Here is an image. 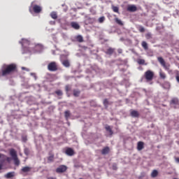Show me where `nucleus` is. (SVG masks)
I'll list each match as a JSON object with an SVG mask.
<instances>
[{
  "label": "nucleus",
  "instance_id": "1",
  "mask_svg": "<svg viewBox=\"0 0 179 179\" xmlns=\"http://www.w3.org/2000/svg\"><path fill=\"white\" fill-rule=\"evenodd\" d=\"M16 71V64H11L5 65L1 69V73L0 72V76H6V75H10L12 72Z\"/></svg>",
  "mask_w": 179,
  "mask_h": 179
},
{
  "label": "nucleus",
  "instance_id": "2",
  "mask_svg": "<svg viewBox=\"0 0 179 179\" xmlns=\"http://www.w3.org/2000/svg\"><path fill=\"white\" fill-rule=\"evenodd\" d=\"M143 77L145 78L146 82H152L155 78V72L148 70L145 72Z\"/></svg>",
  "mask_w": 179,
  "mask_h": 179
},
{
  "label": "nucleus",
  "instance_id": "3",
  "mask_svg": "<svg viewBox=\"0 0 179 179\" xmlns=\"http://www.w3.org/2000/svg\"><path fill=\"white\" fill-rule=\"evenodd\" d=\"M10 155L13 158V160H14L15 166H19V164H20V161L19 160V158H17L16 150H15V149H11L10 150Z\"/></svg>",
  "mask_w": 179,
  "mask_h": 179
},
{
  "label": "nucleus",
  "instance_id": "4",
  "mask_svg": "<svg viewBox=\"0 0 179 179\" xmlns=\"http://www.w3.org/2000/svg\"><path fill=\"white\" fill-rule=\"evenodd\" d=\"M34 2H32L31 3V6L29 7V12L31 13L33 10L34 13H41V10H43V8H41V6L36 4L34 5Z\"/></svg>",
  "mask_w": 179,
  "mask_h": 179
},
{
  "label": "nucleus",
  "instance_id": "5",
  "mask_svg": "<svg viewBox=\"0 0 179 179\" xmlns=\"http://www.w3.org/2000/svg\"><path fill=\"white\" fill-rule=\"evenodd\" d=\"M48 69L50 72H56V71H58V64L55 62L49 63L48 65Z\"/></svg>",
  "mask_w": 179,
  "mask_h": 179
},
{
  "label": "nucleus",
  "instance_id": "6",
  "mask_svg": "<svg viewBox=\"0 0 179 179\" xmlns=\"http://www.w3.org/2000/svg\"><path fill=\"white\" fill-rule=\"evenodd\" d=\"M157 59L159 64H161L166 71H170V64H166V62L163 57H159L157 58Z\"/></svg>",
  "mask_w": 179,
  "mask_h": 179
},
{
  "label": "nucleus",
  "instance_id": "7",
  "mask_svg": "<svg viewBox=\"0 0 179 179\" xmlns=\"http://www.w3.org/2000/svg\"><path fill=\"white\" fill-rule=\"evenodd\" d=\"M68 170V167L65 165H61L56 169V173H65Z\"/></svg>",
  "mask_w": 179,
  "mask_h": 179
},
{
  "label": "nucleus",
  "instance_id": "8",
  "mask_svg": "<svg viewBox=\"0 0 179 179\" xmlns=\"http://www.w3.org/2000/svg\"><path fill=\"white\" fill-rule=\"evenodd\" d=\"M127 10L128 12H136V10H138V8L135 5H129L127 6Z\"/></svg>",
  "mask_w": 179,
  "mask_h": 179
},
{
  "label": "nucleus",
  "instance_id": "9",
  "mask_svg": "<svg viewBox=\"0 0 179 179\" xmlns=\"http://www.w3.org/2000/svg\"><path fill=\"white\" fill-rule=\"evenodd\" d=\"M65 153L66 155H67V156H73L75 155V151L73 150V149L68 148L66 150Z\"/></svg>",
  "mask_w": 179,
  "mask_h": 179
},
{
  "label": "nucleus",
  "instance_id": "10",
  "mask_svg": "<svg viewBox=\"0 0 179 179\" xmlns=\"http://www.w3.org/2000/svg\"><path fill=\"white\" fill-rule=\"evenodd\" d=\"M71 26L73 29H75V30H79V29H80V25H79L78 22H72Z\"/></svg>",
  "mask_w": 179,
  "mask_h": 179
},
{
  "label": "nucleus",
  "instance_id": "11",
  "mask_svg": "<svg viewBox=\"0 0 179 179\" xmlns=\"http://www.w3.org/2000/svg\"><path fill=\"white\" fill-rule=\"evenodd\" d=\"M130 115L134 118H138L139 117V112L135 110H131L130 113Z\"/></svg>",
  "mask_w": 179,
  "mask_h": 179
},
{
  "label": "nucleus",
  "instance_id": "12",
  "mask_svg": "<svg viewBox=\"0 0 179 179\" xmlns=\"http://www.w3.org/2000/svg\"><path fill=\"white\" fill-rule=\"evenodd\" d=\"M110 153V147L106 146L101 150V155H108Z\"/></svg>",
  "mask_w": 179,
  "mask_h": 179
},
{
  "label": "nucleus",
  "instance_id": "13",
  "mask_svg": "<svg viewBox=\"0 0 179 179\" xmlns=\"http://www.w3.org/2000/svg\"><path fill=\"white\" fill-rule=\"evenodd\" d=\"M171 104L173 106H178L179 105L178 98H173L171 100Z\"/></svg>",
  "mask_w": 179,
  "mask_h": 179
},
{
  "label": "nucleus",
  "instance_id": "14",
  "mask_svg": "<svg viewBox=\"0 0 179 179\" xmlns=\"http://www.w3.org/2000/svg\"><path fill=\"white\" fill-rule=\"evenodd\" d=\"M62 65L66 68H69L71 66V64L69 63V60L66 59L62 62Z\"/></svg>",
  "mask_w": 179,
  "mask_h": 179
},
{
  "label": "nucleus",
  "instance_id": "15",
  "mask_svg": "<svg viewBox=\"0 0 179 179\" xmlns=\"http://www.w3.org/2000/svg\"><path fill=\"white\" fill-rule=\"evenodd\" d=\"M73 94L74 97H79V96L80 95V90H73Z\"/></svg>",
  "mask_w": 179,
  "mask_h": 179
},
{
  "label": "nucleus",
  "instance_id": "16",
  "mask_svg": "<svg viewBox=\"0 0 179 179\" xmlns=\"http://www.w3.org/2000/svg\"><path fill=\"white\" fill-rule=\"evenodd\" d=\"M31 170V167L24 166L21 169V171H22V173H29V171H30Z\"/></svg>",
  "mask_w": 179,
  "mask_h": 179
},
{
  "label": "nucleus",
  "instance_id": "17",
  "mask_svg": "<svg viewBox=\"0 0 179 179\" xmlns=\"http://www.w3.org/2000/svg\"><path fill=\"white\" fill-rule=\"evenodd\" d=\"M143 145H144L143 142L139 141L137 144L138 150H142V149H143L144 148Z\"/></svg>",
  "mask_w": 179,
  "mask_h": 179
},
{
  "label": "nucleus",
  "instance_id": "18",
  "mask_svg": "<svg viewBox=\"0 0 179 179\" xmlns=\"http://www.w3.org/2000/svg\"><path fill=\"white\" fill-rule=\"evenodd\" d=\"M76 40L78 43H83L84 41L83 36H82V35H78L77 36H76Z\"/></svg>",
  "mask_w": 179,
  "mask_h": 179
},
{
  "label": "nucleus",
  "instance_id": "19",
  "mask_svg": "<svg viewBox=\"0 0 179 179\" xmlns=\"http://www.w3.org/2000/svg\"><path fill=\"white\" fill-rule=\"evenodd\" d=\"M159 78L160 79H163V80H164V79L167 78V76H166V73L163 72V71L161 70L159 71Z\"/></svg>",
  "mask_w": 179,
  "mask_h": 179
},
{
  "label": "nucleus",
  "instance_id": "20",
  "mask_svg": "<svg viewBox=\"0 0 179 179\" xmlns=\"http://www.w3.org/2000/svg\"><path fill=\"white\" fill-rule=\"evenodd\" d=\"M114 51H115V49L113 48H109L107 51H106V54L108 55H113V54H114Z\"/></svg>",
  "mask_w": 179,
  "mask_h": 179
},
{
  "label": "nucleus",
  "instance_id": "21",
  "mask_svg": "<svg viewBox=\"0 0 179 179\" xmlns=\"http://www.w3.org/2000/svg\"><path fill=\"white\" fill-rule=\"evenodd\" d=\"M158 175H159V172L157 171V170L155 169L152 171L151 173V177L152 178H156V177H157Z\"/></svg>",
  "mask_w": 179,
  "mask_h": 179
},
{
  "label": "nucleus",
  "instance_id": "22",
  "mask_svg": "<svg viewBox=\"0 0 179 179\" xmlns=\"http://www.w3.org/2000/svg\"><path fill=\"white\" fill-rule=\"evenodd\" d=\"M14 176H15L14 172H9L5 175L6 178H12Z\"/></svg>",
  "mask_w": 179,
  "mask_h": 179
},
{
  "label": "nucleus",
  "instance_id": "23",
  "mask_svg": "<svg viewBox=\"0 0 179 179\" xmlns=\"http://www.w3.org/2000/svg\"><path fill=\"white\" fill-rule=\"evenodd\" d=\"M50 17H52V19H57L58 18V15L57 14V12L55 11H52L50 13Z\"/></svg>",
  "mask_w": 179,
  "mask_h": 179
},
{
  "label": "nucleus",
  "instance_id": "24",
  "mask_svg": "<svg viewBox=\"0 0 179 179\" xmlns=\"http://www.w3.org/2000/svg\"><path fill=\"white\" fill-rule=\"evenodd\" d=\"M115 22L117 24H119V26H124V23L121 20L118 19V17L115 18Z\"/></svg>",
  "mask_w": 179,
  "mask_h": 179
},
{
  "label": "nucleus",
  "instance_id": "25",
  "mask_svg": "<svg viewBox=\"0 0 179 179\" xmlns=\"http://www.w3.org/2000/svg\"><path fill=\"white\" fill-rule=\"evenodd\" d=\"M141 45H142L143 48H144L145 50H148V48H149L148 46V43H146V41H143L141 43Z\"/></svg>",
  "mask_w": 179,
  "mask_h": 179
},
{
  "label": "nucleus",
  "instance_id": "26",
  "mask_svg": "<svg viewBox=\"0 0 179 179\" xmlns=\"http://www.w3.org/2000/svg\"><path fill=\"white\" fill-rule=\"evenodd\" d=\"M112 9L115 13H120V8L117 6H113Z\"/></svg>",
  "mask_w": 179,
  "mask_h": 179
},
{
  "label": "nucleus",
  "instance_id": "27",
  "mask_svg": "<svg viewBox=\"0 0 179 179\" xmlns=\"http://www.w3.org/2000/svg\"><path fill=\"white\" fill-rule=\"evenodd\" d=\"M137 63L138 64V65H145V59H137Z\"/></svg>",
  "mask_w": 179,
  "mask_h": 179
},
{
  "label": "nucleus",
  "instance_id": "28",
  "mask_svg": "<svg viewBox=\"0 0 179 179\" xmlns=\"http://www.w3.org/2000/svg\"><path fill=\"white\" fill-rule=\"evenodd\" d=\"M105 128H106V131L108 132H109L110 135H113V132L110 126H106Z\"/></svg>",
  "mask_w": 179,
  "mask_h": 179
},
{
  "label": "nucleus",
  "instance_id": "29",
  "mask_svg": "<svg viewBox=\"0 0 179 179\" xmlns=\"http://www.w3.org/2000/svg\"><path fill=\"white\" fill-rule=\"evenodd\" d=\"M64 116H65V118L68 120V118H69V117H71V112H69V110L65 111Z\"/></svg>",
  "mask_w": 179,
  "mask_h": 179
},
{
  "label": "nucleus",
  "instance_id": "30",
  "mask_svg": "<svg viewBox=\"0 0 179 179\" xmlns=\"http://www.w3.org/2000/svg\"><path fill=\"white\" fill-rule=\"evenodd\" d=\"M104 20H106V17L104 16L100 17L98 20L99 23H103Z\"/></svg>",
  "mask_w": 179,
  "mask_h": 179
},
{
  "label": "nucleus",
  "instance_id": "31",
  "mask_svg": "<svg viewBox=\"0 0 179 179\" xmlns=\"http://www.w3.org/2000/svg\"><path fill=\"white\" fill-rule=\"evenodd\" d=\"M55 93L58 96H62L64 94V93H62V90H57L55 92Z\"/></svg>",
  "mask_w": 179,
  "mask_h": 179
},
{
  "label": "nucleus",
  "instance_id": "32",
  "mask_svg": "<svg viewBox=\"0 0 179 179\" xmlns=\"http://www.w3.org/2000/svg\"><path fill=\"white\" fill-rule=\"evenodd\" d=\"M138 30L140 31V33H145V28L142 26H139L138 27Z\"/></svg>",
  "mask_w": 179,
  "mask_h": 179
},
{
  "label": "nucleus",
  "instance_id": "33",
  "mask_svg": "<svg viewBox=\"0 0 179 179\" xmlns=\"http://www.w3.org/2000/svg\"><path fill=\"white\" fill-rule=\"evenodd\" d=\"M145 38L147 40H150V38H152V34L150 33H148L145 34Z\"/></svg>",
  "mask_w": 179,
  "mask_h": 179
},
{
  "label": "nucleus",
  "instance_id": "34",
  "mask_svg": "<svg viewBox=\"0 0 179 179\" xmlns=\"http://www.w3.org/2000/svg\"><path fill=\"white\" fill-rule=\"evenodd\" d=\"M48 162H54V155H50L48 157Z\"/></svg>",
  "mask_w": 179,
  "mask_h": 179
},
{
  "label": "nucleus",
  "instance_id": "35",
  "mask_svg": "<svg viewBox=\"0 0 179 179\" xmlns=\"http://www.w3.org/2000/svg\"><path fill=\"white\" fill-rule=\"evenodd\" d=\"M65 90L66 92V94H68V92H69V90H71V87H69V85H66Z\"/></svg>",
  "mask_w": 179,
  "mask_h": 179
},
{
  "label": "nucleus",
  "instance_id": "36",
  "mask_svg": "<svg viewBox=\"0 0 179 179\" xmlns=\"http://www.w3.org/2000/svg\"><path fill=\"white\" fill-rule=\"evenodd\" d=\"M103 106H105V107H107L108 106V99L103 100Z\"/></svg>",
  "mask_w": 179,
  "mask_h": 179
},
{
  "label": "nucleus",
  "instance_id": "37",
  "mask_svg": "<svg viewBox=\"0 0 179 179\" xmlns=\"http://www.w3.org/2000/svg\"><path fill=\"white\" fill-rule=\"evenodd\" d=\"M24 43H27V44L29 45V44H30V42H29V41L27 40H24L22 42V47H24Z\"/></svg>",
  "mask_w": 179,
  "mask_h": 179
},
{
  "label": "nucleus",
  "instance_id": "38",
  "mask_svg": "<svg viewBox=\"0 0 179 179\" xmlns=\"http://www.w3.org/2000/svg\"><path fill=\"white\" fill-rule=\"evenodd\" d=\"M36 48H40V50H43V45H37L36 46Z\"/></svg>",
  "mask_w": 179,
  "mask_h": 179
},
{
  "label": "nucleus",
  "instance_id": "39",
  "mask_svg": "<svg viewBox=\"0 0 179 179\" xmlns=\"http://www.w3.org/2000/svg\"><path fill=\"white\" fill-rule=\"evenodd\" d=\"M24 154H25L27 156L29 155V149L26 148V149L24 150Z\"/></svg>",
  "mask_w": 179,
  "mask_h": 179
},
{
  "label": "nucleus",
  "instance_id": "40",
  "mask_svg": "<svg viewBox=\"0 0 179 179\" xmlns=\"http://www.w3.org/2000/svg\"><path fill=\"white\" fill-rule=\"evenodd\" d=\"M88 20H90V23H94V19H93V18H88Z\"/></svg>",
  "mask_w": 179,
  "mask_h": 179
},
{
  "label": "nucleus",
  "instance_id": "41",
  "mask_svg": "<svg viewBox=\"0 0 179 179\" xmlns=\"http://www.w3.org/2000/svg\"><path fill=\"white\" fill-rule=\"evenodd\" d=\"M176 81L178 82V83H179V74L176 75Z\"/></svg>",
  "mask_w": 179,
  "mask_h": 179
},
{
  "label": "nucleus",
  "instance_id": "42",
  "mask_svg": "<svg viewBox=\"0 0 179 179\" xmlns=\"http://www.w3.org/2000/svg\"><path fill=\"white\" fill-rule=\"evenodd\" d=\"M117 52L118 54H122V49H118Z\"/></svg>",
  "mask_w": 179,
  "mask_h": 179
},
{
  "label": "nucleus",
  "instance_id": "43",
  "mask_svg": "<svg viewBox=\"0 0 179 179\" xmlns=\"http://www.w3.org/2000/svg\"><path fill=\"white\" fill-rule=\"evenodd\" d=\"M113 170H117V165H113Z\"/></svg>",
  "mask_w": 179,
  "mask_h": 179
},
{
  "label": "nucleus",
  "instance_id": "44",
  "mask_svg": "<svg viewBox=\"0 0 179 179\" xmlns=\"http://www.w3.org/2000/svg\"><path fill=\"white\" fill-rule=\"evenodd\" d=\"M22 71H29L28 69H26V67H22Z\"/></svg>",
  "mask_w": 179,
  "mask_h": 179
},
{
  "label": "nucleus",
  "instance_id": "45",
  "mask_svg": "<svg viewBox=\"0 0 179 179\" xmlns=\"http://www.w3.org/2000/svg\"><path fill=\"white\" fill-rule=\"evenodd\" d=\"M47 179H57V178H54V177H48Z\"/></svg>",
  "mask_w": 179,
  "mask_h": 179
},
{
  "label": "nucleus",
  "instance_id": "46",
  "mask_svg": "<svg viewBox=\"0 0 179 179\" xmlns=\"http://www.w3.org/2000/svg\"><path fill=\"white\" fill-rule=\"evenodd\" d=\"M82 48H83L84 50H87V46H83Z\"/></svg>",
  "mask_w": 179,
  "mask_h": 179
},
{
  "label": "nucleus",
  "instance_id": "47",
  "mask_svg": "<svg viewBox=\"0 0 179 179\" xmlns=\"http://www.w3.org/2000/svg\"><path fill=\"white\" fill-rule=\"evenodd\" d=\"M176 162H178V163H179V157L176 158Z\"/></svg>",
  "mask_w": 179,
  "mask_h": 179
},
{
  "label": "nucleus",
  "instance_id": "48",
  "mask_svg": "<svg viewBox=\"0 0 179 179\" xmlns=\"http://www.w3.org/2000/svg\"><path fill=\"white\" fill-rule=\"evenodd\" d=\"M7 160H8V162H9L10 160V158L7 157Z\"/></svg>",
  "mask_w": 179,
  "mask_h": 179
},
{
  "label": "nucleus",
  "instance_id": "49",
  "mask_svg": "<svg viewBox=\"0 0 179 179\" xmlns=\"http://www.w3.org/2000/svg\"><path fill=\"white\" fill-rule=\"evenodd\" d=\"M2 169V165L0 164V170Z\"/></svg>",
  "mask_w": 179,
  "mask_h": 179
},
{
  "label": "nucleus",
  "instance_id": "50",
  "mask_svg": "<svg viewBox=\"0 0 179 179\" xmlns=\"http://www.w3.org/2000/svg\"><path fill=\"white\" fill-rule=\"evenodd\" d=\"M68 97H69V94H68Z\"/></svg>",
  "mask_w": 179,
  "mask_h": 179
}]
</instances>
